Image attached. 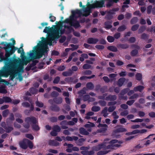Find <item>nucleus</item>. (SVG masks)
<instances>
[{"instance_id": "nucleus-1", "label": "nucleus", "mask_w": 155, "mask_h": 155, "mask_svg": "<svg viewBox=\"0 0 155 155\" xmlns=\"http://www.w3.org/2000/svg\"><path fill=\"white\" fill-rule=\"evenodd\" d=\"M56 25H53L50 28V27H46L43 31V32L46 33H49L48 38L45 39L42 37L41 43L42 44L46 42V46L48 47V44L50 45H52L53 43H56V38H58L63 34L65 31V29H68V18H67L65 21L61 22V21L56 22Z\"/></svg>"}, {"instance_id": "nucleus-2", "label": "nucleus", "mask_w": 155, "mask_h": 155, "mask_svg": "<svg viewBox=\"0 0 155 155\" xmlns=\"http://www.w3.org/2000/svg\"><path fill=\"white\" fill-rule=\"evenodd\" d=\"M28 60H25L24 57H22L20 59L18 65L15 64H11L8 66L4 67L0 70V82L4 83L7 84L6 81L2 79V76L7 77L10 75V80L12 81L17 75L19 76L18 79L20 81L22 80V77L20 75L24 71L23 66L26 65L29 62Z\"/></svg>"}, {"instance_id": "nucleus-3", "label": "nucleus", "mask_w": 155, "mask_h": 155, "mask_svg": "<svg viewBox=\"0 0 155 155\" xmlns=\"http://www.w3.org/2000/svg\"><path fill=\"white\" fill-rule=\"evenodd\" d=\"M44 44V45L39 42L37 46L34 47L33 50L30 51L28 55L31 60L39 58L42 56L48 49L46 42Z\"/></svg>"}, {"instance_id": "nucleus-4", "label": "nucleus", "mask_w": 155, "mask_h": 155, "mask_svg": "<svg viewBox=\"0 0 155 155\" xmlns=\"http://www.w3.org/2000/svg\"><path fill=\"white\" fill-rule=\"evenodd\" d=\"M4 48L5 50L6 53L5 54V60H6L5 61V64L6 65V66H5L3 67H8L9 65H10L11 64H15L13 63V62H17L18 61V60L17 59H15L13 61V62L11 61H10L8 62L7 61L9 60L8 57H9L10 55L12 54L11 52V46L9 44H7V45L5 48Z\"/></svg>"}, {"instance_id": "nucleus-5", "label": "nucleus", "mask_w": 155, "mask_h": 155, "mask_svg": "<svg viewBox=\"0 0 155 155\" xmlns=\"http://www.w3.org/2000/svg\"><path fill=\"white\" fill-rule=\"evenodd\" d=\"M25 121L27 123L26 125H25L24 127L28 128L29 127V124H34L32 126V127L35 130H39V127L36 124L37 122L36 119L33 117H28L25 119Z\"/></svg>"}, {"instance_id": "nucleus-6", "label": "nucleus", "mask_w": 155, "mask_h": 155, "mask_svg": "<svg viewBox=\"0 0 155 155\" xmlns=\"http://www.w3.org/2000/svg\"><path fill=\"white\" fill-rule=\"evenodd\" d=\"M109 143L110 144L106 146L107 149H116L117 148L121 147V145L118 144H121L122 143V142L121 141H118L117 140L114 139L110 140L109 142Z\"/></svg>"}, {"instance_id": "nucleus-7", "label": "nucleus", "mask_w": 155, "mask_h": 155, "mask_svg": "<svg viewBox=\"0 0 155 155\" xmlns=\"http://www.w3.org/2000/svg\"><path fill=\"white\" fill-rule=\"evenodd\" d=\"M101 117H99L98 118V119L97 121V123H99V124L97 126V127H102L100 129L98 130V131L99 132H101L106 131L107 130V128L108 127L107 125L105 124H102L100 123L101 122Z\"/></svg>"}, {"instance_id": "nucleus-8", "label": "nucleus", "mask_w": 155, "mask_h": 155, "mask_svg": "<svg viewBox=\"0 0 155 155\" xmlns=\"http://www.w3.org/2000/svg\"><path fill=\"white\" fill-rule=\"evenodd\" d=\"M23 98L24 100L25 101H28V102L30 103L31 104V105L30 107V110H25L24 112L25 114L28 115L30 113L31 111L33 110L34 109V107L33 105L32 104V103L31 100L30 99L29 97H28L27 96H25Z\"/></svg>"}, {"instance_id": "nucleus-9", "label": "nucleus", "mask_w": 155, "mask_h": 155, "mask_svg": "<svg viewBox=\"0 0 155 155\" xmlns=\"http://www.w3.org/2000/svg\"><path fill=\"white\" fill-rule=\"evenodd\" d=\"M28 140L24 139L23 140L19 143L20 147L22 149H25L28 147Z\"/></svg>"}, {"instance_id": "nucleus-10", "label": "nucleus", "mask_w": 155, "mask_h": 155, "mask_svg": "<svg viewBox=\"0 0 155 155\" xmlns=\"http://www.w3.org/2000/svg\"><path fill=\"white\" fill-rule=\"evenodd\" d=\"M105 141L106 140H105L103 143L93 147L92 148L93 150L95 151H98L102 149H107L106 146L105 144L106 143Z\"/></svg>"}, {"instance_id": "nucleus-11", "label": "nucleus", "mask_w": 155, "mask_h": 155, "mask_svg": "<svg viewBox=\"0 0 155 155\" xmlns=\"http://www.w3.org/2000/svg\"><path fill=\"white\" fill-rule=\"evenodd\" d=\"M37 62V61H33L32 63L29 66H27L25 68L26 70L27 71H29L30 70H34L36 68L35 65Z\"/></svg>"}, {"instance_id": "nucleus-12", "label": "nucleus", "mask_w": 155, "mask_h": 155, "mask_svg": "<svg viewBox=\"0 0 155 155\" xmlns=\"http://www.w3.org/2000/svg\"><path fill=\"white\" fill-rule=\"evenodd\" d=\"M84 126L85 128H87V130L88 131L91 132L92 130L91 128L94 127L95 126V124L93 123L88 122V124L85 125Z\"/></svg>"}, {"instance_id": "nucleus-13", "label": "nucleus", "mask_w": 155, "mask_h": 155, "mask_svg": "<svg viewBox=\"0 0 155 155\" xmlns=\"http://www.w3.org/2000/svg\"><path fill=\"white\" fill-rule=\"evenodd\" d=\"M98 41V40L96 38H90L87 40V42L89 44H95Z\"/></svg>"}, {"instance_id": "nucleus-14", "label": "nucleus", "mask_w": 155, "mask_h": 155, "mask_svg": "<svg viewBox=\"0 0 155 155\" xmlns=\"http://www.w3.org/2000/svg\"><path fill=\"white\" fill-rule=\"evenodd\" d=\"M79 133L82 135H88L89 133L87 130H86L85 128L81 127L79 129Z\"/></svg>"}, {"instance_id": "nucleus-15", "label": "nucleus", "mask_w": 155, "mask_h": 155, "mask_svg": "<svg viewBox=\"0 0 155 155\" xmlns=\"http://www.w3.org/2000/svg\"><path fill=\"white\" fill-rule=\"evenodd\" d=\"M117 96L115 95H109L105 98L107 101H114L117 99Z\"/></svg>"}, {"instance_id": "nucleus-16", "label": "nucleus", "mask_w": 155, "mask_h": 155, "mask_svg": "<svg viewBox=\"0 0 155 155\" xmlns=\"http://www.w3.org/2000/svg\"><path fill=\"white\" fill-rule=\"evenodd\" d=\"M117 46L119 49H126L129 47V45L127 44H118Z\"/></svg>"}, {"instance_id": "nucleus-17", "label": "nucleus", "mask_w": 155, "mask_h": 155, "mask_svg": "<svg viewBox=\"0 0 155 155\" xmlns=\"http://www.w3.org/2000/svg\"><path fill=\"white\" fill-rule=\"evenodd\" d=\"M49 145L52 146H56L59 145V143L56 140H50L48 141Z\"/></svg>"}, {"instance_id": "nucleus-18", "label": "nucleus", "mask_w": 155, "mask_h": 155, "mask_svg": "<svg viewBox=\"0 0 155 155\" xmlns=\"http://www.w3.org/2000/svg\"><path fill=\"white\" fill-rule=\"evenodd\" d=\"M126 131L127 130L125 128L120 127L119 128L116 129L115 130L114 133H113V135H115L114 134L117 133L126 132Z\"/></svg>"}, {"instance_id": "nucleus-19", "label": "nucleus", "mask_w": 155, "mask_h": 155, "mask_svg": "<svg viewBox=\"0 0 155 155\" xmlns=\"http://www.w3.org/2000/svg\"><path fill=\"white\" fill-rule=\"evenodd\" d=\"M73 32L74 35L76 36L79 37L80 36L79 33L74 31V29L71 27H69L68 26V34L71 32Z\"/></svg>"}, {"instance_id": "nucleus-20", "label": "nucleus", "mask_w": 155, "mask_h": 155, "mask_svg": "<svg viewBox=\"0 0 155 155\" xmlns=\"http://www.w3.org/2000/svg\"><path fill=\"white\" fill-rule=\"evenodd\" d=\"M108 111V107H105L102 110L101 114L105 117H107L108 115L109 114Z\"/></svg>"}, {"instance_id": "nucleus-21", "label": "nucleus", "mask_w": 155, "mask_h": 155, "mask_svg": "<svg viewBox=\"0 0 155 155\" xmlns=\"http://www.w3.org/2000/svg\"><path fill=\"white\" fill-rule=\"evenodd\" d=\"M14 118L13 115L11 114H10L9 117L7 120V124H11L12 123V121L14 120Z\"/></svg>"}, {"instance_id": "nucleus-22", "label": "nucleus", "mask_w": 155, "mask_h": 155, "mask_svg": "<svg viewBox=\"0 0 155 155\" xmlns=\"http://www.w3.org/2000/svg\"><path fill=\"white\" fill-rule=\"evenodd\" d=\"M117 76V74H111L108 75V76L110 78V82L113 81H115L116 80V77Z\"/></svg>"}, {"instance_id": "nucleus-23", "label": "nucleus", "mask_w": 155, "mask_h": 155, "mask_svg": "<svg viewBox=\"0 0 155 155\" xmlns=\"http://www.w3.org/2000/svg\"><path fill=\"white\" fill-rule=\"evenodd\" d=\"M10 124H7V127L5 128V131L7 133L10 132L13 129L12 126L10 125Z\"/></svg>"}, {"instance_id": "nucleus-24", "label": "nucleus", "mask_w": 155, "mask_h": 155, "mask_svg": "<svg viewBox=\"0 0 155 155\" xmlns=\"http://www.w3.org/2000/svg\"><path fill=\"white\" fill-rule=\"evenodd\" d=\"M125 81V79L124 78H120L117 82V85L120 87L121 86Z\"/></svg>"}, {"instance_id": "nucleus-25", "label": "nucleus", "mask_w": 155, "mask_h": 155, "mask_svg": "<svg viewBox=\"0 0 155 155\" xmlns=\"http://www.w3.org/2000/svg\"><path fill=\"white\" fill-rule=\"evenodd\" d=\"M61 128L63 129L67 128L68 126V123L67 121L64 120L61 123Z\"/></svg>"}, {"instance_id": "nucleus-26", "label": "nucleus", "mask_w": 155, "mask_h": 155, "mask_svg": "<svg viewBox=\"0 0 155 155\" xmlns=\"http://www.w3.org/2000/svg\"><path fill=\"white\" fill-rule=\"evenodd\" d=\"M144 88V87L143 86L139 85L135 87L134 90L135 92L139 91L141 92L143 89Z\"/></svg>"}, {"instance_id": "nucleus-27", "label": "nucleus", "mask_w": 155, "mask_h": 155, "mask_svg": "<svg viewBox=\"0 0 155 155\" xmlns=\"http://www.w3.org/2000/svg\"><path fill=\"white\" fill-rule=\"evenodd\" d=\"M78 118H74L72 119V121H68V125H74L75 123H76L78 121Z\"/></svg>"}, {"instance_id": "nucleus-28", "label": "nucleus", "mask_w": 155, "mask_h": 155, "mask_svg": "<svg viewBox=\"0 0 155 155\" xmlns=\"http://www.w3.org/2000/svg\"><path fill=\"white\" fill-rule=\"evenodd\" d=\"M88 56L87 54H83L81 55V57H80V60L83 62L84 61V59L87 58Z\"/></svg>"}, {"instance_id": "nucleus-29", "label": "nucleus", "mask_w": 155, "mask_h": 155, "mask_svg": "<svg viewBox=\"0 0 155 155\" xmlns=\"http://www.w3.org/2000/svg\"><path fill=\"white\" fill-rule=\"evenodd\" d=\"M127 26L125 25L119 26L117 28V31L118 32H122L127 29Z\"/></svg>"}, {"instance_id": "nucleus-30", "label": "nucleus", "mask_w": 155, "mask_h": 155, "mask_svg": "<svg viewBox=\"0 0 155 155\" xmlns=\"http://www.w3.org/2000/svg\"><path fill=\"white\" fill-rule=\"evenodd\" d=\"M0 93L2 94H6L7 91L5 89V85L0 87Z\"/></svg>"}, {"instance_id": "nucleus-31", "label": "nucleus", "mask_w": 155, "mask_h": 155, "mask_svg": "<svg viewBox=\"0 0 155 155\" xmlns=\"http://www.w3.org/2000/svg\"><path fill=\"white\" fill-rule=\"evenodd\" d=\"M110 151V150H101L98 152L97 153V155H104Z\"/></svg>"}, {"instance_id": "nucleus-32", "label": "nucleus", "mask_w": 155, "mask_h": 155, "mask_svg": "<svg viewBox=\"0 0 155 155\" xmlns=\"http://www.w3.org/2000/svg\"><path fill=\"white\" fill-rule=\"evenodd\" d=\"M86 87L88 89L92 90L94 88V86L92 83L89 82L87 83Z\"/></svg>"}, {"instance_id": "nucleus-33", "label": "nucleus", "mask_w": 155, "mask_h": 155, "mask_svg": "<svg viewBox=\"0 0 155 155\" xmlns=\"http://www.w3.org/2000/svg\"><path fill=\"white\" fill-rule=\"evenodd\" d=\"M111 22L109 21H107L105 23V27L109 29L112 27Z\"/></svg>"}, {"instance_id": "nucleus-34", "label": "nucleus", "mask_w": 155, "mask_h": 155, "mask_svg": "<svg viewBox=\"0 0 155 155\" xmlns=\"http://www.w3.org/2000/svg\"><path fill=\"white\" fill-rule=\"evenodd\" d=\"M107 49L108 50L113 52H116L117 51V48L116 47L113 46H108L107 47Z\"/></svg>"}, {"instance_id": "nucleus-35", "label": "nucleus", "mask_w": 155, "mask_h": 155, "mask_svg": "<svg viewBox=\"0 0 155 155\" xmlns=\"http://www.w3.org/2000/svg\"><path fill=\"white\" fill-rule=\"evenodd\" d=\"M54 101L57 104H60L62 103V99L61 97L55 98L54 99Z\"/></svg>"}, {"instance_id": "nucleus-36", "label": "nucleus", "mask_w": 155, "mask_h": 155, "mask_svg": "<svg viewBox=\"0 0 155 155\" xmlns=\"http://www.w3.org/2000/svg\"><path fill=\"white\" fill-rule=\"evenodd\" d=\"M85 140V139L84 138H80L77 141V143L78 145L81 146L82 145V143L84 142Z\"/></svg>"}, {"instance_id": "nucleus-37", "label": "nucleus", "mask_w": 155, "mask_h": 155, "mask_svg": "<svg viewBox=\"0 0 155 155\" xmlns=\"http://www.w3.org/2000/svg\"><path fill=\"white\" fill-rule=\"evenodd\" d=\"M101 109L100 107L97 106H94L92 107L91 110L94 112H97L99 111Z\"/></svg>"}, {"instance_id": "nucleus-38", "label": "nucleus", "mask_w": 155, "mask_h": 155, "mask_svg": "<svg viewBox=\"0 0 155 155\" xmlns=\"http://www.w3.org/2000/svg\"><path fill=\"white\" fill-rule=\"evenodd\" d=\"M71 48H68V51L70 50H71L74 51L75 50L77 49L78 48V46L74 45L73 44H71L70 45Z\"/></svg>"}, {"instance_id": "nucleus-39", "label": "nucleus", "mask_w": 155, "mask_h": 155, "mask_svg": "<svg viewBox=\"0 0 155 155\" xmlns=\"http://www.w3.org/2000/svg\"><path fill=\"white\" fill-rule=\"evenodd\" d=\"M138 53V51L137 50H133L130 53V54L132 56H136Z\"/></svg>"}, {"instance_id": "nucleus-40", "label": "nucleus", "mask_w": 155, "mask_h": 155, "mask_svg": "<svg viewBox=\"0 0 155 155\" xmlns=\"http://www.w3.org/2000/svg\"><path fill=\"white\" fill-rule=\"evenodd\" d=\"M116 108V107L115 106H110L108 108V111L109 112H113Z\"/></svg>"}, {"instance_id": "nucleus-41", "label": "nucleus", "mask_w": 155, "mask_h": 155, "mask_svg": "<svg viewBox=\"0 0 155 155\" xmlns=\"http://www.w3.org/2000/svg\"><path fill=\"white\" fill-rule=\"evenodd\" d=\"M138 21V18L137 17L133 18L130 21V23L133 25L136 23Z\"/></svg>"}, {"instance_id": "nucleus-42", "label": "nucleus", "mask_w": 155, "mask_h": 155, "mask_svg": "<svg viewBox=\"0 0 155 155\" xmlns=\"http://www.w3.org/2000/svg\"><path fill=\"white\" fill-rule=\"evenodd\" d=\"M78 139V138L76 136H72V137H69L68 136V141H73L77 140Z\"/></svg>"}, {"instance_id": "nucleus-43", "label": "nucleus", "mask_w": 155, "mask_h": 155, "mask_svg": "<svg viewBox=\"0 0 155 155\" xmlns=\"http://www.w3.org/2000/svg\"><path fill=\"white\" fill-rule=\"evenodd\" d=\"M139 96V94H134L133 95L130 96L129 97V99L130 100H132L135 99H137V98Z\"/></svg>"}, {"instance_id": "nucleus-44", "label": "nucleus", "mask_w": 155, "mask_h": 155, "mask_svg": "<svg viewBox=\"0 0 155 155\" xmlns=\"http://www.w3.org/2000/svg\"><path fill=\"white\" fill-rule=\"evenodd\" d=\"M124 94L122 95V94H119V99L120 100H127V96H124Z\"/></svg>"}, {"instance_id": "nucleus-45", "label": "nucleus", "mask_w": 155, "mask_h": 155, "mask_svg": "<svg viewBox=\"0 0 155 155\" xmlns=\"http://www.w3.org/2000/svg\"><path fill=\"white\" fill-rule=\"evenodd\" d=\"M107 39L108 40V41L109 42H113L114 40V37H113L112 36H108L107 37Z\"/></svg>"}, {"instance_id": "nucleus-46", "label": "nucleus", "mask_w": 155, "mask_h": 155, "mask_svg": "<svg viewBox=\"0 0 155 155\" xmlns=\"http://www.w3.org/2000/svg\"><path fill=\"white\" fill-rule=\"evenodd\" d=\"M52 129L57 132H59L61 130L60 127L58 125L54 126L53 127Z\"/></svg>"}, {"instance_id": "nucleus-47", "label": "nucleus", "mask_w": 155, "mask_h": 155, "mask_svg": "<svg viewBox=\"0 0 155 155\" xmlns=\"http://www.w3.org/2000/svg\"><path fill=\"white\" fill-rule=\"evenodd\" d=\"M4 102H10L11 101V100L10 97H3Z\"/></svg>"}, {"instance_id": "nucleus-48", "label": "nucleus", "mask_w": 155, "mask_h": 155, "mask_svg": "<svg viewBox=\"0 0 155 155\" xmlns=\"http://www.w3.org/2000/svg\"><path fill=\"white\" fill-rule=\"evenodd\" d=\"M139 25L137 24L133 25L131 28V30L133 31H135L137 30L139 27Z\"/></svg>"}, {"instance_id": "nucleus-49", "label": "nucleus", "mask_w": 155, "mask_h": 155, "mask_svg": "<svg viewBox=\"0 0 155 155\" xmlns=\"http://www.w3.org/2000/svg\"><path fill=\"white\" fill-rule=\"evenodd\" d=\"M22 105L23 107H30L31 104L25 101L22 103Z\"/></svg>"}, {"instance_id": "nucleus-50", "label": "nucleus", "mask_w": 155, "mask_h": 155, "mask_svg": "<svg viewBox=\"0 0 155 155\" xmlns=\"http://www.w3.org/2000/svg\"><path fill=\"white\" fill-rule=\"evenodd\" d=\"M146 29V27L144 26H141L138 30V33H140L144 31Z\"/></svg>"}, {"instance_id": "nucleus-51", "label": "nucleus", "mask_w": 155, "mask_h": 155, "mask_svg": "<svg viewBox=\"0 0 155 155\" xmlns=\"http://www.w3.org/2000/svg\"><path fill=\"white\" fill-rule=\"evenodd\" d=\"M128 113V111L127 110H125L122 112H121L120 113V114L122 116H126L127 115Z\"/></svg>"}, {"instance_id": "nucleus-52", "label": "nucleus", "mask_w": 155, "mask_h": 155, "mask_svg": "<svg viewBox=\"0 0 155 155\" xmlns=\"http://www.w3.org/2000/svg\"><path fill=\"white\" fill-rule=\"evenodd\" d=\"M35 104L36 106L41 107L43 106V104L41 102H39L38 101H37L35 102Z\"/></svg>"}, {"instance_id": "nucleus-53", "label": "nucleus", "mask_w": 155, "mask_h": 155, "mask_svg": "<svg viewBox=\"0 0 155 155\" xmlns=\"http://www.w3.org/2000/svg\"><path fill=\"white\" fill-rule=\"evenodd\" d=\"M99 104L102 106H105L106 105V102L104 101L100 100L98 102Z\"/></svg>"}, {"instance_id": "nucleus-54", "label": "nucleus", "mask_w": 155, "mask_h": 155, "mask_svg": "<svg viewBox=\"0 0 155 155\" xmlns=\"http://www.w3.org/2000/svg\"><path fill=\"white\" fill-rule=\"evenodd\" d=\"M91 67V66L88 64H85L83 66V68L84 69H90Z\"/></svg>"}, {"instance_id": "nucleus-55", "label": "nucleus", "mask_w": 155, "mask_h": 155, "mask_svg": "<svg viewBox=\"0 0 155 155\" xmlns=\"http://www.w3.org/2000/svg\"><path fill=\"white\" fill-rule=\"evenodd\" d=\"M144 120V119H141L139 118H137L135 119L134 120H131V121L133 122H142Z\"/></svg>"}, {"instance_id": "nucleus-56", "label": "nucleus", "mask_w": 155, "mask_h": 155, "mask_svg": "<svg viewBox=\"0 0 155 155\" xmlns=\"http://www.w3.org/2000/svg\"><path fill=\"white\" fill-rule=\"evenodd\" d=\"M136 79L138 81H140L142 79V75L140 73H137L136 76Z\"/></svg>"}, {"instance_id": "nucleus-57", "label": "nucleus", "mask_w": 155, "mask_h": 155, "mask_svg": "<svg viewBox=\"0 0 155 155\" xmlns=\"http://www.w3.org/2000/svg\"><path fill=\"white\" fill-rule=\"evenodd\" d=\"M148 38V35L145 33L141 35V38L144 40L147 39Z\"/></svg>"}, {"instance_id": "nucleus-58", "label": "nucleus", "mask_w": 155, "mask_h": 155, "mask_svg": "<svg viewBox=\"0 0 155 155\" xmlns=\"http://www.w3.org/2000/svg\"><path fill=\"white\" fill-rule=\"evenodd\" d=\"M135 101L134 100H130L127 101L126 103L127 105L129 106H131L134 103Z\"/></svg>"}, {"instance_id": "nucleus-59", "label": "nucleus", "mask_w": 155, "mask_h": 155, "mask_svg": "<svg viewBox=\"0 0 155 155\" xmlns=\"http://www.w3.org/2000/svg\"><path fill=\"white\" fill-rule=\"evenodd\" d=\"M129 90V89L128 88H126L122 90L121 91L120 93V94H125L127 93L128 90Z\"/></svg>"}, {"instance_id": "nucleus-60", "label": "nucleus", "mask_w": 155, "mask_h": 155, "mask_svg": "<svg viewBox=\"0 0 155 155\" xmlns=\"http://www.w3.org/2000/svg\"><path fill=\"white\" fill-rule=\"evenodd\" d=\"M9 113V111L8 110H6L4 111L2 113V115L4 117H6Z\"/></svg>"}, {"instance_id": "nucleus-61", "label": "nucleus", "mask_w": 155, "mask_h": 155, "mask_svg": "<svg viewBox=\"0 0 155 155\" xmlns=\"http://www.w3.org/2000/svg\"><path fill=\"white\" fill-rule=\"evenodd\" d=\"M28 146L31 149H32L33 147L32 143L29 140L28 143Z\"/></svg>"}, {"instance_id": "nucleus-62", "label": "nucleus", "mask_w": 155, "mask_h": 155, "mask_svg": "<svg viewBox=\"0 0 155 155\" xmlns=\"http://www.w3.org/2000/svg\"><path fill=\"white\" fill-rule=\"evenodd\" d=\"M120 36V33L119 32H117L114 35V38H115L117 39L119 38Z\"/></svg>"}, {"instance_id": "nucleus-63", "label": "nucleus", "mask_w": 155, "mask_h": 155, "mask_svg": "<svg viewBox=\"0 0 155 155\" xmlns=\"http://www.w3.org/2000/svg\"><path fill=\"white\" fill-rule=\"evenodd\" d=\"M104 80L106 83H108L110 82V80L107 77L104 76L103 78Z\"/></svg>"}, {"instance_id": "nucleus-64", "label": "nucleus", "mask_w": 155, "mask_h": 155, "mask_svg": "<svg viewBox=\"0 0 155 155\" xmlns=\"http://www.w3.org/2000/svg\"><path fill=\"white\" fill-rule=\"evenodd\" d=\"M86 91L84 90H82L78 92V94L80 96H82L83 94H85Z\"/></svg>"}]
</instances>
